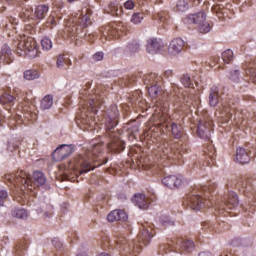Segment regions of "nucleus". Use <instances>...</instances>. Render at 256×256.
Here are the masks:
<instances>
[{"mask_svg": "<svg viewBox=\"0 0 256 256\" xmlns=\"http://www.w3.org/2000/svg\"><path fill=\"white\" fill-rule=\"evenodd\" d=\"M100 125L105 127L104 141L93 143L92 147L68 163V169L73 175H83L95 169V161L99 154L103 152V147H107L108 153H121L125 149V142L121 140V131H115L119 125V108L117 105H111L108 110L102 112L101 117H97Z\"/></svg>", "mask_w": 256, "mask_h": 256, "instance_id": "nucleus-1", "label": "nucleus"}, {"mask_svg": "<svg viewBox=\"0 0 256 256\" xmlns=\"http://www.w3.org/2000/svg\"><path fill=\"white\" fill-rule=\"evenodd\" d=\"M215 189H217L215 182H210L207 186L194 188L184 199L183 207L192 209V211H201L205 207H214L215 215H224V217L231 215L232 209L237 208L239 205L237 194L228 192L227 195L214 202L209 195H213Z\"/></svg>", "mask_w": 256, "mask_h": 256, "instance_id": "nucleus-2", "label": "nucleus"}, {"mask_svg": "<svg viewBox=\"0 0 256 256\" xmlns=\"http://www.w3.org/2000/svg\"><path fill=\"white\" fill-rule=\"evenodd\" d=\"M33 179L34 182L31 179V174L25 170H18L15 173H9L4 176V181L10 183V189L16 195L18 203H21V205L25 204L27 197L33 193L34 189L43 187L47 181L45 174L41 171H35L33 173Z\"/></svg>", "mask_w": 256, "mask_h": 256, "instance_id": "nucleus-3", "label": "nucleus"}, {"mask_svg": "<svg viewBox=\"0 0 256 256\" xmlns=\"http://www.w3.org/2000/svg\"><path fill=\"white\" fill-rule=\"evenodd\" d=\"M171 133L175 139H179L177 142L162 140L153 148V155L155 160L164 167L173 163L177 159H181L183 153H187V142L183 136V127L177 125V123L171 124Z\"/></svg>", "mask_w": 256, "mask_h": 256, "instance_id": "nucleus-4", "label": "nucleus"}, {"mask_svg": "<svg viewBox=\"0 0 256 256\" xmlns=\"http://www.w3.org/2000/svg\"><path fill=\"white\" fill-rule=\"evenodd\" d=\"M85 95H87V90H82L80 92V111L81 116L78 117V121H80L81 128L86 131H93L95 129V125H98L97 118V111L103 105V95L99 94L96 90L95 93L90 94L88 96V102L85 101Z\"/></svg>", "mask_w": 256, "mask_h": 256, "instance_id": "nucleus-5", "label": "nucleus"}, {"mask_svg": "<svg viewBox=\"0 0 256 256\" xmlns=\"http://www.w3.org/2000/svg\"><path fill=\"white\" fill-rule=\"evenodd\" d=\"M155 236L153 224L145 223L140 227L137 240H130L125 236H120L116 240L117 249L121 256H137L143 245H149L151 239Z\"/></svg>", "mask_w": 256, "mask_h": 256, "instance_id": "nucleus-6", "label": "nucleus"}, {"mask_svg": "<svg viewBox=\"0 0 256 256\" xmlns=\"http://www.w3.org/2000/svg\"><path fill=\"white\" fill-rule=\"evenodd\" d=\"M143 81L146 84V88L155 107H157L161 113H165L168 107L167 101H163L159 98L161 95V77L156 73H150L144 75Z\"/></svg>", "mask_w": 256, "mask_h": 256, "instance_id": "nucleus-7", "label": "nucleus"}, {"mask_svg": "<svg viewBox=\"0 0 256 256\" xmlns=\"http://www.w3.org/2000/svg\"><path fill=\"white\" fill-rule=\"evenodd\" d=\"M173 249L177 253H192L195 250V243L192 240L175 238L168 244H161L159 253L160 255H165V253H169V251H173Z\"/></svg>", "mask_w": 256, "mask_h": 256, "instance_id": "nucleus-8", "label": "nucleus"}, {"mask_svg": "<svg viewBox=\"0 0 256 256\" xmlns=\"http://www.w3.org/2000/svg\"><path fill=\"white\" fill-rule=\"evenodd\" d=\"M16 55L19 57H28V59H35L39 57V48L37 41L31 36H23L21 41L17 43Z\"/></svg>", "mask_w": 256, "mask_h": 256, "instance_id": "nucleus-9", "label": "nucleus"}, {"mask_svg": "<svg viewBox=\"0 0 256 256\" xmlns=\"http://www.w3.org/2000/svg\"><path fill=\"white\" fill-rule=\"evenodd\" d=\"M103 36L101 37L102 43L105 41H111L113 39H119V37H123V35H127V27L123 25V23H111L104 28L102 31Z\"/></svg>", "mask_w": 256, "mask_h": 256, "instance_id": "nucleus-10", "label": "nucleus"}, {"mask_svg": "<svg viewBox=\"0 0 256 256\" xmlns=\"http://www.w3.org/2000/svg\"><path fill=\"white\" fill-rule=\"evenodd\" d=\"M185 23L190 25L191 23L196 26L199 33L205 34L211 31V24L207 22V14L205 12H198L195 14H189L185 19Z\"/></svg>", "mask_w": 256, "mask_h": 256, "instance_id": "nucleus-11", "label": "nucleus"}, {"mask_svg": "<svg viewBox=\"0 0 256 256\" xmlns=\"http://www.w3.org/2000/svg\"><path fill=\"white\" fill-rule=\"evenodd\" d=\"M18 109L21 111V114H16L14 118H11L9 121V125L12 129L13 127H17V125L25 123L24 119H27V121H37V114L33 112V108L31 106L20 105Z\"/></svg>", "mask_w": 256, "mask_h": 256, "instance_id": "nucleus-12", "label": "nucleus"}, {"mask_svg": "<svg viewBox=\"0 0 256 256\" xmlns=\"http://www.w3.org/2000/svg\"><path fill=\"white\" fill-rule=\"evenodd\" d=\"M127 219H129V217L127 216V212L122 209L113 210L107 215V220L110 223H115V221H121L122 223H124V228L129 233H131V223L127 222Z\"/></svg>", "mask_w": 256, "mask_h": 256, "instance_id": "nucleus-13", "label": "nucleus"}, {"mask_svg": "<svg viewBox=\"0 0 256 256\" xmlns=\"http://www.w3.org/2000/svg\"><path fill=\"white\" fill-rule=\"evenodd\" d=\"M213 131V121L200 120L197 127V135L200 139H210Z\"/></svg>", "mask_w": 256, "mask_h": 256, "instance_id": "nucleus-14", "label": "nucleus"}, {"mask_svg": "<svg viewBox=\"0 0 256 256\" xmlns=\"http://www.w3.org/2000/svg\"><path fill=\"white\" fill-rule=\"evenodd\" d=\"M162 184L168 189H179L183 185V176L181 175H167L162 179Z\"/></svg>", "mask_w": 256, "mask_h": 256, "instance_id": "nucleus-15", "label": "nucleus"}, {"mask_svg": "<svg viewBox=\"0 0 256 256\" xmlns=\"http://www.w3.org/2000/svg\"><path fill=\"white\" fill-rule=\"evenodd\" d=\"M71 153H73V145L62 144L54 150L53 155L57 161H63V159H67Z\"/></svg>", "mask_w": 256, "mask_h": 256, "instance_id": "nucleus-16", "label": "nucleus"}, {"mask_svg": "<svg viewBox=\"0 0 256 256\" xmlns=\"http://www.w3.org/2000/svg\"><path fill=\"white\" fill-rule=\"evenodd\" d=\"M163 47H165V45L157 38H150L147 40L146 51L150 53V55H156V53H159Z\"/></svg>", "mask_w": 256, "mask_h": 256, "instance_id": "nucleus-17", "label": "nucleus"}, {"mask_svg": "<svg viewBox=\"0 0 256 256\" xmlns=\"http://www.w3.org/2000/svg\"><path fill=\"white\" fill-rule=\"evenodd\" d=\"M0 63L3 65H11L13 63V52H11V47L4 44L0 51Z\"/></svg>", "mask_w": 256, "mask_h": 256, "instance_id": "nucleus-18", "label": "nucleus"}, {"mask_svg": "<svg viewBox=\"0 0 256 256\" xmlns=\"http://www.w3.org/2000/svg\"><path fill=\"white\" fill-rule=\"evenodd\" d=\"M185 47V41L181 38H175L170 42L168 51L171 55H179Z\"/></svg>", "mask_w": 256, "mask_h": 256, "instance_id": "nucleus-19", "label": "nucleus"}, {"mask_svg": "<svg viewBox=\"0 0 256 256\" xmlns=\"http://www.w3.org/2000/svg\"><path fill=\"white\" fill-rule=\"evenodd\" d=\"M236 161L241 165H245L251 161V153L244 147L236 149Z\"/></svg>", "mask_w": 256, "mask_h": 256, "instance_id": "nucleus-20", "label": "nucleus"}, {"mask_svg": "<svg viewBox=\"0 0 256 256\" xmlns=\"http://www.w3.org/2000/svg\"><path fill=\"white\" fill-rule=\"evenodd\" d=\"M29 247V239L24 238L18 241L13 249L14 256H25Z\"/></svg>", "mask_w": 256, "mask_h": 256, "instance_id": "nucleus-21", "label": "nucleus"}, {"mask_svg": "<svg viewBox=\"0 0 256 256\" xmlns=\"http://www.w3.org/2000/svg\"><path fill=\"white\" fill-rule=\"evenodd\" d=\"M215 151V147L209 144L204 147V155H205V163L207 167H211V165H215V157L217 156Z\"/></svg>", "mask_w": 256, "mask_h": 256, "instance_id": "nucleus-22", "label": "nucleus"}, {"mask_svg": "<svg viewBox=\"0 0 256 256\" xmlns=\"http://www.w3.org/2000/svg\"><path fill=\"white\" fill-rule=\"evenodd\" d=\"M105 12L112 17H121L123 15V6L119 5V2L113 1L108 4Z\"/></svg>", "mask_w": 256, "mask_h": 256, "instance_id": "nucleus-23", "label": "nucleus"}, {"mask_svg": "<svg viewBox=\"0 0 256 256\" xmlns=\"http://www.w3.org/2000/svg\"><path fill=\"white\" fill-rule=\"evenodd\" d=\"M132 201L139 209H149L151 205V200L144 194H135Z\"/></svg>", "mask_w": 256, "mask_h": 256, "instance_id": "nucleus-24", "label": "nucleus"}, {"mask_svg": "<svg viewBox=\"0 0 256 256\" xmlns=\"http://www.w3.org/2000/svg\"><path fill=\"white\" fill-rule=\"evenodd\" d=\"M72 22L76 26V29H79V27L80 29L89 27V25H91V15H80L79 17L74 18Z\"/></svg>", "mask_w": 256, "mask_h": 256, "instance_id": "nucleus-25", "label": "nucleus"}, {"mask_svg": "<svg viewBox=\"0 0 256 256\" xmlns=\"http://www.w3.org/2000/svg\"><path fill=\"white\" fill-rule=\"evenodd\" d=\"M212 13L213 15H216L218 19H225V17H229V19H231V16L229 15V13H231V10L224 8L221 4L212 6Z\"/></svg>", "mask_w": 256, "mask_h": 256, "instance_id": "nucleus-26", "label": "nucleus"}, {"mask_svg": "<svg viewBox=\"0 0 256 256\" xmlns=\"http://www.w3.org/2000/svg\"><path fill=\"white\" fill-rule=\"evenodd\" d=\"M47 13H49V5L47 4L38 5L34 11V18L36 23L37 21H41L45 17H47Z\"/></svg>", "mask_w": 256, "mask_h": 256, "instance_id": "nucleus-27", "label": "nucleus"}, {"mask_svg": "<svg viewBox=\"0 0 256 256\" xmlns=\"http://www.w3.org/2000/svg\"><path fill=\"white\" fill-rule=\"evenodd\" d=\"M155 21H159L162 27H167V25H171V16L167 11H160L156 15L153 16Z\"/></svg>", "mask_w": 256, "mask_h": 256, "instance_id": "nucleus-28", "label": "nucleus"}, {"mask_svg": "<svg viewBox=\"0 0 256 256\" xmlns=\"http://www.w3.org/2000/svg\"><path fill=\"white\" fill-rule=\"evenodd\" d=\"M20 17L23 21L27 22L30 21L32 25H37V23L35 20V13H33V8H24L22 9L21 13H20Z\"/></svg>", "mask_w": 256, "mask_h": 256, "instance_id": "nucleus-29", "label": "nucleus"}, {"mask_svg": "<svg viewBox=\"0 0 256 256\" xmlns=\"http://www.w3.org/2000/svg\"><path fill=\"white\" fill-rule=\"evenodd\" d=\"M73 65L71 59L66 54H61L57 57L56 66L58 69H69Z\"/></svg>", "mask_w": 256, "mask_h": 256, "instance_id": "nucleus-30", "label": "nucleus"}, {"mask_svg": "<svg viewBox=\"0 0 256 256\" xmlns=\"http://www.w3.org/2000/svg\"><path fill=\"white\" fill-rule=\"evenodd\" d=\"M220 111H222V115L224 114L227 118V121L231 119L232 111H235V104L231 101H224L221 104Z\"/></svg>", "mask_w": 256, "mask_h": 256, "instance_id": "nucleus-31", "label": "nucleus"}, {"mask_svg": "<svg viewBox=\"0 0 256 256\" xmlns=\"http://www.w3.org/2000/svg\"><path fill=\"white\" fill-rule=\"evenodd\" d=\"M209 105L211 107H217L219 105V88L217 86H213L210 90Z\"/></svg>", "mask_w": 256, "mask_h": 256, "instance_id": "nucleus-32", "label": "nucleus"}, {"mask_svg": "<svg viewBox=\"0 0 256 256\" xmlns=\"http://www.w3.org/2000/svg\"><path fill=\"white\" fill-rule=\"evenodd\" d=\"M52 245L56 249V252L50 253L49 256H69L61 251L63 243H61V240H59V238H53Z\"/></svg>", "mask_w": 256, "mask_h": 256, "instance_id": "nucleus-33", "label": "nucleus"}, {"mask_svg": "<svg viewBox=\"0 0 256 256\" xmlns=\"http://www.w3.org/2000/svg\"><path fill=\"white\" fill-rule=\"evenodd\" d=\"M189 9V1L188 0H178L176 5L173 7V10L176 13H185Z\"/></svg>", "mask_w": 256, "mask_h": 256, "instance_id": "nucleus-34", "label": "nucleus"}, {"mask_svg": "<svg viewBox=\"0 0 256 256\" xmlns=\"http://www.w3.org/2000/svg\"><path fill=\"white\" fill-rule=\"evenodd\" d=\"M40 107L43 110L51 109L53 107V95L48 94L44 96L40 102Z\"/></svg>", "mask_w": 256, "mask_h": 256, "instance_id": "nucleus-35", "label": "nucleus"}, {"mask_svg": "<svg viewBox=\"0 0 256 256\" xmlns=\"http://www.w3.org/2000/svg\"><path fill=\"white\" fill-rule=\"evenodd\" d=\"M39 77L40 74L36 69H30L24 72V79L27 81H33L34 79H39Z\"/></svg>", "mask_w": 256, "mask_h": 256, "instance_id": "nucleus-36", "label": "nucleus"}, {"mask_svg": "<svg viewBox=\"0 0 256 256\" xmlns=\"http://www.w3.org/2000/svg\"><path fill=\"white\" fill-rule=\"evenodd\" d=\"M139 49H140L139 42H137V40H134L127 45L125 51L128 55H133V53H137Z\"/></svg>", "mask_w": 256, "mask_h": 256, "instance_id": "nucleus-37", "label": "nucleus"}, {"mask_svg": "<svg viewBox=\"0 0 256 256\" xmlns=\"http://www.w3.org/2000/svg\"><path fill=\"white\" fill-rule=\"evenodd\" d=\"M15 101V96L9 94V93H4L0 97V103L2 105H9L10 103H13Z\"/></svg>", "mask_w": 256, "mask_h": 256, "instance_id": "nucleus-38", "label": "nucleus"}, {"mask_svg": "<svg viewBox=\"0 0 256 256\" xmlns=\"http://www.w3.org/2000/svg\"><path fill=\"white\" fill-rule=\"evenodd\" d=\"M42 51H51L53 49V42L51 39L44 37L41 40Z\"/></svg>", "mask_w": 256, "mask_h": 256, "instance_id": "nucleus-39", "label": "nucleus"}, {"mask_svg": "<svg viewBox=\"0 0 256 256\" xmlns=\"http://www.w3.org/2000/svg\"><path fill=\"white\" fill-rule=\"evenodd\" d=\"M180 81L186 89H193V82L191 81V76H189V74H184Z\"/></svg>", "mask_w": 256, "mask_h": 256, "instance_id": "nucleus-40", "label": "nucleus"}, {"mask_svg": "<svg viewBox=\"0 0 256 256\" xmlns=\"http://www.w3.org/2000/svg\"><path fill=\"white\" fill-rule=\"evenodd\" d=\"M12 216L17 217L18 219H27L29 213L25 209H17L12 211Z\"/></svg>", "mask_w": 256, "mask_h": 256, "instance_id": "nucleus-41", "label": "nucleus"}, {"mask_svg": "<svg viewBox=\"0 0 256 256\" xmlns=\"http://www.w3.org/2000/svg\"><path fill=\"white\" fill-rule=\"evenodd\" d=\"M143 19H145V15L141 12H136L131 17V23L139 25V23H142Z\"/></svg>", "mask_w": 256, "mask_h": 256, "instance_id": "nucleus-42", "label": "nucleus"}, {"mask_svg": "<svg viewBox=\"0 0 256 256\" xmlns=\"http://www.w3.org/2000/svg\"><path fill=\"white\" fill-rule=\"evenodd\" d=\"M222 59L224 63H231L233 61V50L228 49L222 53Z\"/></svg>", "mask_w": 256, "mask_h": 256, "instance_id": "nucleus-43", "label": "nucleus"}, {"mask_svg": "<svg viewBox=\"0 0 256 256\" xmlns=\"http://www.w3.org/2000/svg\"><path fill=\"white\" fill-rule=\"evenodd\" d=\"M19 149V141H10L8 142L7 151L10 153H15Z\"/></svg>", "mask_w": 256, "mask_h": 256, "instance_id": "nucleus-44", "label": "nucleus"}, {"mask_svg": "<svg viewBox=\"0 0 256 256\" xmlns=\"http://www.w3.org/2000/svg\"><path fill=\"white\" fill-rule=\"evenodd\" d=\"M9 199V193L6 190H0V207L5 205V201Z\"/></svg>", "mask_w": 256, "mask_h": 256, "instance_id": "nucleus-45", "label": "nucleus"}, {"mask_svg": "<svg viewBox=\"0 0 256 256\" xmlns=\"http://www.w3.org/2000/svg\"><path fill=\"white\" fill-rule=\"evenodd\" d=\"M110 240H109V236H103L101 241H100V247L102 249H109V245H110Z\"/></svg>", "mask_w": 256, "mask_h": 256, "instance_id": "nucleus-46", "label": "nucleus"}, {"mask_svg": "<svg viewBox=\"0 0 256 256\" xmlns=\"http://www.w3.org/2000/svg\"><path fill=\"white\" fill-rule=\"evenodd\" d=\"M240 75L241 73L239 72V70L234 69L230 71L229 79H231V81H239Z\"/></svg>", "mask_w": 256, "mask_h": 256, "instance_id": "nucleus-47", "label": "nucleus"}, {"mask_svg": "<svg viewBox=\"0 0 256 256\" xmlns=\"http://www.w3.org/2000/svg\"><path fill=\"white\" fill-rule=\"evenodd\" d=\"M103 57H105V54L103 51H98L92 56V61L97 62V61H103Z\"/></svg>", "mask_w": 256, "mask_h": 256, "instance_id": "nucleus-48", "label": "nucleus"}, {"mask_svg": "<svg viewBox=\"0 0 256 256\" xmlns=\"http://www.w3.org/2000/svg\"><path fill=\"white\" fill-rule=\"evenodd\" d=\"M124 9L128 11H133L135 9V2L133 0H127L124 2Z\"/></svg>", "mask_w": 256, "mask_h": 256, "instance_id": "nucleus-49", "label": "nucleus"}, {"mask_svg": "<svg viewBox=\"0 0 256 256\" xmlns=\"http://www.w3.org/2000/svg\"><path fill=\"white\" fill-rule=\"evenodd\" d=\"M246 186L243 189V193L246 195V197H249V194L253 195V186L248 185V182L245 184Z\"/></svg>", "mask_w": 256, "mask_h": 256, "instance_id": "nucleus-50", "label": "nucleus"}, {"mask_svg": "<svg viewBox=\"0 0 256 256\" xmlns=\"http://www.w3.org/2000/svg\"><path fill=\"white\" fill-rule=\"evenodd\" d=\"M161 77V83H163V79H169V77H173V70H165Z\"/></svg>", "mask_w": 256, "mask_h": 256, "instance_id": "nucleus-51", "label": "nucleus"}, {"mask_svg": "<svg viewBox=\"0 0 256 256\" xmlns=\"http://www.w3.org/2000/svg\"><path fill=\"white\" fill-rule=\"evenodd\" d=\"M141 97V91H136L132 94L131 101L132 103H137L139 101V98Z\"/></svg>", "mask_w": 256, "mask_h": 256, "instance_id": "nucleus-52", "label": "nucleus"}, {"mask_svg": "<svg viewBox=\"0 0 256 256\" xmlns=\"http://www.w3.org/2000/svg\"><path fill=\"white\" fill-rule=\"evenodd\" d=\"M212 225H211V222H203L202 223V229L204 231H210L212 229Z\"/></svg>", "mask_w": 256, "mask_h": 256, "instance_id": "nucleus-53", "label": "nucleus"}, {"mask_svg": "<svg viewBox=\"0 0 256 256\" xmlns=\"http://www.w3.org/2000/svg\"><path fill=\"white\" fill-rule=\"evenodd\" d=\"M53 215V206H48V211L43 213V217H51Z\"/></svg>", "mask_w": 256, "mask_h": 256, "instance_id": "nucleus-54", "label": "nucleus"}, {"mask_svg": "<svg viewBox=\"0 0 256 256\" xmlns=\"http://www.w3.org/2000/svg\"><path fill=\"white\" fill-rule=\"evenodd\" d=\"M47 23L48 25H57L54 17H49Z\"/></svg>", "mask_w": 256, "mask_h": 256, "instance_id": "nucleus-55", "label": "nucleus"}, {"mask_svg": "<svg viewBox=\"0 0 256 256\" xmlns=\"http://www.w3.org/2000/svg\"><path fill=\"white\" fill-rule=\"evenodd\" d=\"M135 81H137V77L132 76L131 79L129 80L128 84L133 85V83H135Z\"/></svg>", "mask_w": 256, "mask_h": 256, "instance_id": "nucleus-56", "label": "nucleus"}, {"mask_svg": "<svg viewBox=\"0 0 256 256\" xmlns=\"http://www.w3.org/2000/svg\"><path fill=\"white\" fill-rule=\"evenodd\" d=\"M198 256H211V252H200Z\"/></svg>", "mask_w": 256, "mask_h": 256, "instance_id": "nucleus-57", "label": "nucleus"}, {"mask_svg": "<svg viewBox=\"0 0 256 256\" xmlns=\"http://www.w3.org/2000/svg\"><path fill=\"white\" fill-rule=\"evenodd\" d=\"M72 236H68V239L70 243H73V238L75 237V234H71Z\"/></svg>", "mask_w": 256, "mask_h": 256, "instance_id": "nucleus-58", "label": "nucleus"}, {"mask_svg": "<svg viewBox=\"0 0 256 256\" xmlns=\"http://www.w3.org/2000/svg\"><path fill=\"white\" fill-rule=\"evenodd\" d=\"M194 5H199L201 3V0H193Z\"/></svg>", "mask_w": 256, "mask_h": 256, "instance_id": "nucleus-59", "label": "nucleus"}, {"mask_svg": "<svg viewBox=\"0 0 256 256\" xmlns=\"http://www.w3.org/2000/svg\"><path fill=\"white\" fill-rule=\"evenodd\" d=\"M162 223H163L164 225H169V224L171 223V221L162 220Z\"/></svg>", "mask_w": 256, "mask_h": 256, "instance_id": "nucleus-60", "label": "nucleus"}, {"mask_svg": "<svg viewBox=\"0 0 256 256\" xmlns=\"http://www.w3.org/2000/svg\"><path fill=\"white\" fill-rule=\"evenodd\" d=\"M161 173H163V169H161V168H160L159 171H156V174H157V175H161Z\"/></svg>", "mask_w": 256, "mask_h": 256, "instance_id": "nucleus-61", "label": "nucleus"}, {"mask_svg": "<svg viewBox=\"0 0 256 256\" xmlns=\"http://www.w3.org/2000/svg\"><path fill=\"white\" fill-rule=\"evenodd\" d=\"M172 89H179V86L173 84V85H172Z\"/></svg>", "mask_w": 256, "mask_h": 256, "instance_id": "nucleus-62", "label": "nucleus"}, {"mask_svg": "<svg viewBox=\"0 0 256 256\" xmlns=\"http://www.w3.org/2000/svg\"><path fill=\"white\" fill-rule=\"evenodd\" d=\"M77 0H67L68 3H75Z\"/></svg>", "mask_w": 256, "mask_h": 256, "instance_id": "nucleus-63", "label": "nucleus"}, {"mask_svg": "<svg viewBox=\"0 0 256 256\" xmlns=\"http://www.w3.org/2000/svg\"><path fill=\"white\" fill-rule=\"evenodd\" d=\"M87 89H89V87H91V83H87Z\"/></svg>", "mask_w": 256, "mask_h": 256, "instance_id": "nucleus-64", "label": "nucleus"}]
</instances>
